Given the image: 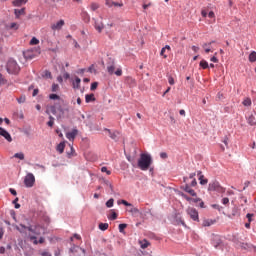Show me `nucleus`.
<instances>
[{
  "label": "nucleus",
  "instance_id": "obj_21",
  "mask_svg": "<svg viewBox=\"0 0 256 256\" xmlns=\"http://www.w3.org/2000/svg\"><path fill=\"white\" fill-rule=\"evenodd\" d=\"M215 223V220H212V219H205L203 220L202 222V226L203 227H211V225H214Z\"/></svg>",
  "mask_w": 256,
  "mask_h": 256
},
{
  "label": "nucleus",
  "instance_id": "obj_40",
  "mask_svg": "<svg viewBox=\"0 0 256 256\" xmlns=\"http://www.w3.org/2000/svg\"><path fill=\"white\" fill-rule=\"evenodd\" d=\"M25 101H27V97L25 95H22L19 98H17V102L20 104L25 103Z\"/></svg>",
  "mask_w": 256,
  "mask_h": 256
},
{
  "label": "nucleus",
  "instance_id": "obj_46",
  "mask_svg": "<svg viewBox=\"0 0 256 256\" xmlns=\"http://www.w3.org/2000/svg\"><path fill=\"white\" fill-rule=\"evenodd\" d=\"M122 203V205H125V207H132V204L127 202L126 200L118 201V204Z\"/></svg>",
  "mask_w": 256,
  "mask_h": 256
},
{
  "label": "nucleus",
  "instance_id": "obj_16",
  "mask_svg": "<svg viewBox=\"0 0 256 256\" xmlns=\"http://www.w3.org/2000/svg\"><path fill=\"white\" fill-rule=\"evenodd\" d=\"M29 0H13L12 5L13 7H22V5H27Z\"/></svg>",
  "mask_w": 256,
  "mask_h": 256
},
{
  "label": "nucleus",
  "instance_id": "obj_64",
  "mask_svg": "<svg viewBox=\"0 0 256 256\" xmlns=\"http://www.w3.org/2000/svg\"><path fill=\"white\" fill-rule=\"evenodd\" d=\"M9 192L11 193V195L17 196V191L15 189L10 188Z\"/></svg>",
  "mask_w": 256,
  "mask_h": 256
},
{
  "label": "nucleus",
  "instance_id": "obj_31",
  "mask_svg": "<svg viewBox=\"0 0 256 256\" xmlns=\"http://www.w3.org/2000/svg\"><path fill=\"white\" fill-rule=\"evenodd\" d=\"M129 207L128 212L132 213V215H137V213H139V209L135 208L133 205Z\"/></svg>",
  "mask_w": 256,
  "mask_h": 256
},
{
  "label": "nucleus",
  "instance_id": "obj_25",
  "mask_svg": "<svg viewBox=\"0 0 256 256\" xmlns=\"http://www.w3.org/2000/svg\"><path fill=\"white\" fill-rule=\"evenodd\" d=\"M56 151H58V153H63L65 151V142H61L60 144L57 145L56 147Z\"/></svg>",
  "mask_w": 256,
  "mask_h": 256
},
{
  "label": "nucleus",
  "instance_id": "obj_45",
  "mask_svg": "<svg viewBox=\"0 0 256 256\" xmlns=\"http://www.w3.org/2000/svg\"><path fill=\"white\" fill-rule=\"evenodd\" d=\"M39 255L41 256H53L49 251L47 250H44V251H41L39 252Z\"/></svg>",
  "mask_w": 256,
  "mask_h": 256
},
{
  "label": "nucleus",
  "instance_id": "obj_60",
  "mask_svg": "<svg viewBox=\"0 0 256 256\" xmlns=\"http://www.w3.org/2000/svg\"><path fill=\"white\" fill-rule=\"evenodd\" d=\"M37 95H39V89H34L33 93H32V97H37Z\"/></svg>",
  "mask_w": 256,
  "mask_h": 256
},
{
  "label": "nucleus",
  "instance_id": "obj_44",
  "mask_svg": "<svg viewBox=\"0 0 256 256\" xmlns=\"http://www.w3.org/2000/svg\"><path fill=\"white\" fill-rule=\"evenodd\" d=\"M120 233H123L127 229V224H119L118 226Z\"/></svg>",
  "mask_w": 256,
  "mask_h": 256
},
{
  "label": "nucleus",
  "instance_id": "obj_19",
  "mask_svg": "<svg viewBox=\"0 0 256 256\" xmlns=\"http://www.w3.org/2000/svg\"><path fill=\"white\" fill-rule=\"evenodd\" d=\"M14 15H15L16 19H19L21 17V15H25V8L14 9Z\"/></svg>",
  "mask_w": 256,
  "mask_h": 256
},
{
  "label": "nucleus",
  "instance_id": "obj_35",
  "mask_svg": "<svg viewBox=\"0 0 256 256\" xmlns=\"http://www.w3.org/2000/svg\"><path fill=\"white\" fill-rule=\"evenodd\" d=\"M200 67H202V69H209V63L205 60L200 61Z\"/></svg>",
  "mask_w": 256,
  "mask_h": 256
},
{
  "label": "nucleus",
  "instance_id": "obj_41",
  "mask_svg": "<svg viewBox=\"0 0 256 256\" xmlns=\"http://www.w3.org/2000/svg\"><path fill=\"white\" fill-rule=\"evenodd\" d=\"M9 29H14L15 31H17V29H19V24L12 22L9 26Z\"/></svg>",
  "mask_w": 256,
  "mask_h": 256
},
{
  "label": "nucleus",
  "instance_id": "obj_28",
  "mask_svg": "<svg viewBox=\"0 0 256 256\" xmlns=\"http://www.w3.org/2000/svg\"><path fill=\"white\" fill-rule=\"evenodd\" d=\"M28 238L30 241H33V245H39V240H37V236L30 234Z\"/></svg>",
  "mask_w": 256,
  "mask_h": 256
},
{
  "label": "nucleus",
  "instance_id": "obj_7",
  "mask_svg": "<svg viewBox=\"0 0 256 256\" xmlns=\"http://www.w3.org/2000/svg\"><path fill=\"white\" fill-rule=\"evenodd\" d=\"M107 71L109 75H117V77H121V75H123V70L121 68H118L115 71V62H112L107 66Z\"/></svg>",
  "mask_w": 256,
  "mask_h": 256
},
{
  "label": "nucleus",
  "instance_id": "obj_59",
  "mask_svg": "<svg viewBox=\"0 0 256 256\" xmlns=\"http://www.w3.org/2000/svg\"><path fill=\"white\" fill-rule=\"evenodd\" d=\"M208 17H209L210 19H215V12L210 11V12L208 13Z\"/></svg>",
  "mask_w": 256,
  "mask_h": 256
},
{
  "label": "nucleus",
  "instance_id": "obj_62",
  "mask_svg": "<svg viewBox=\"0 0 256 256\" xmlns=\"http://www.w3.org/2000/svg\"><path fill=\"white\" fill-rule=\"evenodd\" d=\"M160 157H161V159H167L168 155L166 152H162V153H160Z\"/></svg>",
  "mask_w": 256,
  "mask_h": 256
},
{
  "label": "nucleus",
  "instance_id": "obj_23",
  "mask_svg": "<svg viewBox=\"0 0 256 256\" xmlns=\"http://www.w3.org/2000/svg\"><path fill=\"white\" fill-rule=\"evenodd\" d=\"M81 87V78L76 77L74 82H73V88L74 89H80Z\"/></svg>",
  "mask_w": 256,
  "mask_h": 256
},
{
  "label": "nucleus",
  "instance_id": "obj_43",
  "mask_svg": "<svg viewBox=\"0 0 256 256\" xmlns=\"http://www.w3.org/2000/svg\"><path fill=\"white\" fill-rule=\"evenodd\" d=\"M82 17H83V19H84V21H85L86 23H89L90 18H89V14H87V12H84V13L82 14Z\"/></svg>",
  "mask_w": 256,
  "mask_h": 256
},
{
  "label": "nucleus",
  "instance_id": "obj_20",
  "mask_svg": "<svg viewBox=\"0 0 256 256\" xmlns=\"http://www.w3.org/2000/svg\"><path fill=\"white\" fill-rule=\"evenodd\" d=\"M212 245L213 247H215V249H217V247L221 245V239L219 238V236H214V238L212 239Z\"/></svg>",
  "mask_w": 256,
  "mask_h": 256
},
{
  "label": "nucleus",
  "instance_id": "obj_61",
  "mask_svg": "<svg viewBox=\"0 0 256 256\" xmlns=\"http://www.w3.org/2000/svg\"><path fill=\"white\" fill-rule=\"evenodd\" d=\"M165 48H162V50H161V52H160V55L162 56V57H164V59H167V55H165Z\"/></svg>",
  "mask_w": 256,
  "mask_h": 256
},
{
  "label": "nucleus",
  "instance_id": "obj_24",
  "mask_svg": "<svg viewBox=\"0 0 256 256\" xmlns=\"http://www.w3.org/2000/svg\"><path fill=\"white\" fill-rule=\"evenodd\" d=\"M105 131H107V133L109 134L110 139H113L114 141L117 140V135H119V133L117 132H111L110 129H105Z\"/></svg>",
  "mask_w": 256,
  "mask_h": 256
},
{
  "label": "nucleus",
  "instance_id": "obj_22",
  "mask_svg": "<svg viewBox=\"0 0 256 256\" xmlns=\"http://www.w3.org/2000/svg\"><path fill=\"white\" fill-rule=\"evenodd\" d=\"M247 123H248V125H251V126H255L256 125V119H255V116L253 114H251L247 118Z\"/></svg>",
  "mask_w": 256,
  "mask_h": 256
},
{
  "label": "nucleus",
  "instance_id": "obj_26",
  "mask_svg": "<svg viewBox=\"0 0 256 256\" xmlns=\"http://www.w3.org/2000/svg\"><path fill=\"white\" fill-rule=\"evenodd\" d=\"M85 101L86 103H91L92 101H95V94H86Z\"/></svg>",
  "mask_w": 256,
  "mask_h": 256
},
{
  "label": "nucleus",
  "instance_id": "obj_36",
  "mask_svg": "<svg viewBox=\"0 0 256 256\" xmlns=\"http://www.w3.org/2000/svg\"><path fill=\"white\" fill-rule=\"evenodd\" d=\"M49 121L47 122L48 127H53L55 125V118L53 116H49Z\"/></svg>",
  "mask_w": 256,
  "mask_h": 256
},
{
  "label": "nucleus",
  "instance_id": "obj_33",
  "mask_svg": "<svg viewBox=\"0 0 256 256\" xmlns=\"http://www.w3.org/2000/svg\"><path fill=\"white\" fill-rule=\"evenodd\" d=\"M249 61L250 63H255L256 61V52L253 51L250 55H249Z\"/></svg>",
  "mask_w": 256,
  "mask_h": 256
},
{
  "label": "nucleus",
  "instance_id": "obj_17",
  "mask_svg": "<svg viewBox=\"0 0 256 256\" xmlns=\"http://www.w3.org/2000/svg\"><path fill=\"white\" fill-rule=\"evenodd\" d=\"M213 43H215V41H212V42H209V43H204V44L202 45V47H203L205 53H211V52L213 51V50H212V47H211V45H213Z\"/></svg>",
  "mask_w": 256,
  "mask_h": 256
},
{
  "label": "nucleus",
  "instance_id": "obj_32",
  "mask_svg": "<svg viewBox=\"0 0 256 256\" xmlns=\"http://www.w3.org/2000/svg\"><path fill=\"white\" fill-rule=\"evenodd\" d=\"M242 104L244 105V107H251V98H245L242 102Z\"/></svg>",
  "mask_w": 256,
  "mask_h": 256
},
{
  "label": "nucleus",
  "instance_id": "obj_56",
  "mask_svg": "<svg viewBox=\"0 0 256 256\" xmlns=\"http://www.w3.org/2000/svg\"><path fill=\"white\" fill-rule=\"evenodd\" d=\"M113 1L112 0H106V2H105V5L107 6V7H112L113 6Z\"/></svg>",
  "mask_w": 256,
  "mask_h": 256
},
{
  "label": "nucleus",
  "instance_id": "obj_3",
  "mask_svg": "<svg viewBox=\"0 0 256 256\" xmlns=\"http://www.w3.org/2000/svg\"><path fill=\"white\" fill-rule=\"evenodd\" d=\"M180 195H181V197H183V199L188 201V203H200L199 207H201V209L205 208V203L201 200V198H198L197 196H194L195 198H192V197L187 196V194H185V193H181Z\"/></svg>",
  "mask_w": 256,
  "mask_h": 256
},
{
  "label": "nucleus",
  "instance_id": "obj_2",
  "mask_svg": "<svg viewBox=\"0 0 256 256\" xmlns=\"http://www.w3.org/2000/svg\"><path fill=\"white\" fill-rule=\"evenodd\" d=\"M20 227H22V229H27V231H29L30 233H33V235H42V234L45 235V231H46L45 226L41 224H36L34 226L32 225L25 226L21 224Z\"/></svg>",
  "mask_w": 256,
  "mask_h": 256
},
{
  "label": "nucleus",
  "instance_id": "obj_12",
  "mask_svg": "<svg viewBox=\"0 0 256 256\" xmlns=\"http://www.w3.org/2000/svg\"><path fill=\"white\" fill-rule=\"evenodd\" d=\"M0 135L4 137V139H6L8 143H11V141H13V138H11V134H9V132H7V130L3 129L2 127H0Z\"/></svg>",
  "mask_w": 256,
  "mask_h": 256
},
{
  "label": "nucleus",
  "instance_id": "obj_8",
  "mask_svg": "<svg viewBox=\"0 0 256 256\" xmlns=\"http://www.w3.org/2000/svg\"><path fill=\"white\" fill-rule=\"evenodd\" d=\"M93 21L96 31L99 33H103V30L105 29V24L103 23V16H100V20L97 18H93Z\"/></svg>",
  "mask_w": 256,
  "mask_h": 256
},
{
  "label": "nucleus",
  "instance_id": "obj_10",
  "mask_svg": "<svg viewBox=\"0 0 256 256\" xmlns=\"http://www.w3.org/2000/svg\"><path fill=\"white\" fill-rule=\"evenodd\" d=\"M186 213L189 215L192 221H199V212L197 209L189 207L187 208Z\"/></svg>",
  "mask_w": 256,
  "mask_h": 256
},
{
  "label": "nucleus",
  "instance_id": "obj_48",
  "mask_svg": "<svg viewBox=\"0 0 256 256\" xmlns=\"http://www.w3.org/2000/svg\"><path fill=\"white\" fill-rule=\"evenodd\" d=\"M90 7H91L92 11H97V9H99V4L92 3Z\"/></svg>",
  "mask_w": 256,
  "mask_h": 256
},
{
  "label": "nucleus",
  "instance_id": "obj_42",
  "mask_svg": "<svg viewBox=\"0 0 256 256\" xmlns=\"http://www.w3.org/2000/svg\"><path fill=\"white\" fill-rule=\"evenodd\" d=\"M30 45H39V39H37L36 37H33L30 40Z\"/></svg>",
  "mask_w": 256,
  "mask_h": 256
},
{
  "label": "nucleus",
  "instance_id": "obj_53",
  "mask_svg": "<svg viewBox=\"0 0 256 256\" xmlns=\"http://www.w3.org/2000/svg\"><path fill=\"white\" fill-rule=\"evenodd\" d=\"M6 81H5V77H3V74L0 73V87L1 85H5Z\"/></svg>",
  "mask_w": 256,
  "mask_h": 256
},
{
  "label": "nucleus",
  "instance_id": "obj_38",
  "mask_svg": "<svg viewBox=\"0 0 256 256\" xmlns=\"http://www.w3.org/2000/svg\"><path fill=\"white\" fill-rule=\"evenodd\" d=\"M115 203V200L113 198L109 199L106 202V207H108V209H111V207H113V204Z\"/></svg>",
  "mask_w": 256,
  "mask_h": 256
},
{
  "label": "nucleus",
  "instance_id": "obj_52",
  "mask_svg": "<svg viewBox=\"0 0 256 256\" xmlns=\"http://www.w3.org/2000/svg\"><path fill=\"white\" fill-rule=\"evenodd\" d=\"M98 85H99V83H97V82L92 83L91 87H90L91 91H95V89H97Z\"/></svg>",
  "mask_w": 256,
  "mask_h": 256
},
{
  "label": "nucleus",
  "instance_id": "obj_13",
  "mask_svg": "<svg viewBox=\"0 0 256 256\" xmlns=\"http://www.w3.org/2000/svg\"><path fill=\"white\" fill-rule=\"evenodd\" d=\"M79 131L77 129H73L71 132L66 133V138L69 141H75V138L77 137Z\"/></svg>",
  "mask_w": 256,
  "mask_h": 256
},
{
  "label": "nucleus",
  "instance_id": "obj_14",
  "mask_svg": "<svg viewBox=\"0 0 256 256\" xmlns=\"http://www.w3.org/2000/svg\"><path fill=\"white\" fill-rule=\"evenodd\" d=\"M72 253H79V254H74V256H84L85 255V249H83L79 246H75L72 249Z\"/></svg>",
  "mask_w": 256,
  "mask_h": 256
},
{
  "label": "nucleus",
  "instance_id": "obj_11",
  "mask_svg": "<svg viewBox=\"0 0 256 256\" xmlns=\"http://www.w3.org/2000/svg\"><path fill=\"white\" fill-rule=\"evenodd\" d=\"M63 27H65V20L63 19L53 22L50 25V29H52V31H61Z\"/></svg>",
  "mask_w": 256,
  "mask_h": 256
},
{
  "label": "nucleus",
  "instance_id": "obj_37",
  "mask_svg": "<svg viewBox=\"0 0 256 256\" xmlns=\"http://www.w3.org/2000/svg\"><path fill=\"white\" fill-rule=\"evenodd\" d=\"M31 53H32L31 50L24 52L25 59H33V57L35 56L31 55Z\"/></svg>",
  "mask_w": 256,
  "mask_h": 256
},
{
  "label": "nucleus",
  "instance_id": "obj_63",
  "mask_svg": "<svg viewBox=\"0 0 256 256\" xmlns=\"http://www.w3.org/2000/svg\"><path fill=\"white\" fill-rule=\"evenodd\" d=\"M222 203L223 205H229V198H223Z\"/></svg>",
  "mask_w": 256,
  "mask_h": 256
},
{
  "label": "nucleus",
  "instance_id": "obj_15",
  "mask_svg": "<svg viewBox=\"0 0 256 256\" xmlns=\"http://www.w3.org/2000/svg\"><path fill=\"white\" fill-rule=\"evenodd\" d=\"M195 175H197V174L191 173L188 177L189 181H191V182H189L190 187H197V179H195Z\"/></svg>",
  "mask_w": 256,
  "mask_h": 256
},
{
  "label": "nucleus",
  "instance_id": "obj_39",
  "mask_svg": "<svg viewBox=\"0 0 256 256\" xmlns=\"http://www.w3.org/2000/svg\"><path fill=\"white\" fill-rule=\"evenodd\" d=\"M49 99H51L53 101H55V100L59 101V99H61V97L57 94H50Z\"/></svg>",
  "mask_w": 256,
  "mask_h": 256
},
{
  "label": "nucleus",
  "instance_id": "obj_30",
  "mask_svg": "<svg viewBox=\"0 0 256 256\" xmlns=\"http://www.w3.org/2000/svg\"><path fill=\"white\" fill-rule=\"evenodd\" d=\"M14 158L20 159V161H23L25 159V154L23 152L15 153Z\"/></svg>",
  "mask_w": 256,
  "mask_h": 256
},
{
  "label": "nucleus",
  "instance_id": "obj_34",
  "mask_svg": "<svg viewBox=\"0 0 256 256\" xmlns=\"http://www.w3.org/2000/svg\"><path fill=\"white\" fill-rule=\"evenodd\" d=\"M108 219H110L111 221H115V219H117V214L115 210H111V214L108 216Z\"/></svg>",
  "mask_w": 256,
  "mask_h": 256
},
{
  "label": "nucleus",
  "instance_id": "obj_1",
  "mask_svg": "<svg viewBox=\"0 0 256 256\" xmlns=\"http://www.w3.org/2000/svg\"><path fill=\"white\" fill-rule=\"evenodd\" d=\"M151 163H153L151 155L145 153L140 155L138 160V167L141 169V171H147V169L151 167Z\"/></svg>",
  "mask_w": 256,
  "mask_h": 256
},
{
  "label": "nucleus",
  "instance_id": "obj_55",
  "mask_svg": "<svg viewBox=\"0 0 256 256\" xmlns=\"http://www.w3.org/2000/svg\"><path fill=\"white\" fill-rule=\"evenodd\" d=\"M223 143L227 147V149H229V138L227 136H225Z\"/></svg>",
  "mask_w": 256,
  "mask_h": 256
},
{
  "label": "nucleus",
  "instance_id": "obj_29",
  "mask_svg": "<svg viewBox=\"0 0 256 256\" xmlns=\"http://www.w3.org/2000/svg\"><path fill=\"white\" fill-rule=\"evenodd\" d=\"M98 227H99L100 231H107L109 229V224L108 223H100Z\"/></svg>",
  "mask_w": 256,
  "mask_h": 256
},
{
  "label": "nucleus",
  "instance_id": "obj_47",
  "mask_svg": "<svg viewBox=\"0 0 256 256\" xmlns=\"http://www.w3.org/2000/svg\"><path fill=\"white\" fill-rule=\"evenodd\" d=\"M59 91V84H52V92L57 93Z\"/></svg>",
  "mask_w": 256,
  "mask_h": 256
},
{
  "label": "nucleus",
  "instance_id": "obj_54",
  "mask_svg": "<svg viewBox=\"0 0 256 256\" xmlns=\"http://www.w3.org/2000/svg\"><path fill=\"white\" fill-rule=\"evenodd\" d=\"M17 201H19V198H15L13 201V204L15 205V209H19L21 207V204H18Z\"/></svg>",
  "mask_w": 256,
  "mask_h": 256
},
{
  "label": "nucleus",
  "instance_id": "obj_27",
  "mask_svg": "<svg viewBox=\"0 0 256 256\" xmlns=\"http://www.w3.org/2000/svg\"><path fill=\"white\" fill-rule=\"evenodd\" d=\"M139 244L141 246V249H147V247H149V245H151V243H149V241H147V239L140 241Z\"/></svg>",
  "mask_w": 256,
  "mask_h": 256
},
{
  "label": "nucleus",
  "instance_id": "obj_51",
  "mask_svg": "<svg viewBox=\"0 0 256 256\" xmlns=\"http://www.w3.org/2000/svg\"><path fill=\"white\" fill-rule=\"evenodd\" d=\"M104 183L106 184L107 187H109V189H111V191H113V184H111L109 180H105Z\"/></svg>",
  "mask_w": 256,
  "mask_h": 256
},
{
  "label": "nucleus",
  "instance_id": "obj_57",
  "mask_svg": "<svg viewBox=\"0 0 256 256\" xmlns=\"http://www.w3.org/2000/svg\"><path fill=\"white\" fill-rule=\"evenodd\" d=\"M246 217L248 219V223H251V221H253V214L248 213Z\"/></svg>",
  "mask_w": 256,
  "mask_h": 256
},
{
  "label": "nucleus",
  "instance_id": "obj_6",
  "mask_svg": "<svg viewBox=\"0 0 256 256\" xmlns=\"http://www.w3.org/2000/svg\"><path fill=\"white\" fill-rule=\"evenodd\" d=\"M7 71L10 75H17L19 73V65L15 61H9L7 64Z\"/></svg>",
  "mask_w": 256,
  "mask_h": 256
},
{
  "label": "nucleus",
  "instance_id": "obj_50",
  "mask_svg": "<svg viewBox=\"0 0 256 256\" xmlns=\"http://www.w3.org/2000/svg\"><path fill=\"white\" fill-rule=\"evenodd\" d=\"M101 171H102V173H106L107 175H111V171L108 170L107 167H105V166L101 168Z\"/></svg>",
  "mask_w": 256,
  "mask_h": 256
},
{
  "label": "nucleus",
  "instance_id": "obj_4",
  "mask_svg": "<svg viewBox=\"0 0 256 256\" xmlns=\"http://www.w3.org/2000/svg\"><path fill=\"white\" fill-rule=\"evenodd\" d=\"M183 181L185 183V185L182 186L183 191H185L186 193H189L191 197H197V192H195V190H193V188H191V186L189 185V178L184 177Z\"/></svg>",
  "mask_w": 256,
  "mask_h": 256
},
{
  "label": "nucleus",
  "instance_id": "obj_9",
  "mask_svg": "<svg viewBox=\"0 0 256 256\" xmlns=\"http://www.w3.org/2000/svg\"><path fill=\"white\" fill-rule=\"evenodd\" d=\"M24 184H25V186L28 187V188L33 187V185H35V175H33V173H28V174L25 176Z\"/></svg>",
  "mask_w": 256,
  "mask_h": 256
},
{
  "label": "nucleus",
  "instance_id": "obj_5",
  "mask_svg": "<svg viewBox=\"0 0 256 256\" xmlns=\"http://www.w3.org/2000/svg\"><path fill=\"white\" fill-rule=\"evenodd\" d=\"M208 191H217V193H225V188L217 181L210 182L208 185Z\"/></svg>",
  "mask_w": 256,
  "mask_h": 256
},
{
  "label": "nucleus",
  "instance_id": "obj_49",
  "mask_svg": "<svg viewBox=\"0 0 256 256\" xmlns=\"http://www.w3.org/2000/svg\"><path fill=\"white\" fill-rule=\"evenodd\" d=\"M168 83L169 85H175V79L173 78V76L168 77Z\"/></svg>",
  "mask_w": 256,
  "mask_h": 256
},
{
  "label": "nucleus",
  "instance_id": "obj_58",
  "mask_svg": "<svg viewBox=\"0 0 256 256\" xmlns=\"http://www.w3.org/2000/svg\"><path fill=\"white\" fill-rule=\"evenodd\" d=\"M114 7H123V2H113Z\"/></svg>",
  "mask_w": 256,
  "mask_h": 256
},
{
  "label": "nucleus",
  "instance_id": "obj_18",
  "mask_svg": "<svg viewBox=\"0 0 256 256\" xmlns=\"http://www.w3.org/2000/svg\"><path fill=\"white\" fill-rule=\"evenodd\" d=\"M197 175L199 177L200 185H207V183H209V180L205 179V176L201 171H198Z\"/></svg>",
  "mask_w": 256,
  "mask_h": 256
}]
</instances>
